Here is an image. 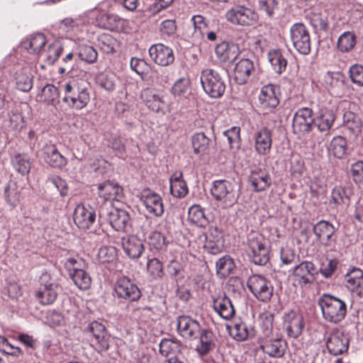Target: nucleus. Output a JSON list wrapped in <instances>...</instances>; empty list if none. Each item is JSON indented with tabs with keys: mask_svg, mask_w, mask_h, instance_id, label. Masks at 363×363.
Returning <instances> with one entry per match:
<instances>
[{
	"mask_svg": "<svg viewBox=\"0 0 363 363\" xmlns=\"http://www.w3.org/2000/svg\"><path fill=\"white\" fill-rule=\"evenodd\" d=\"M63 102L76 109L84 108L90 100L88 84L84 81L72 79L62 85Z\"/></svg>",
	"mask_w": 363,
	"mask_h": 363,
	"instance_id": "nucleus-1",
	"label": "nucleus"
},
{
	"mask_svg": "<svg viewBox=\"0 0 363 363\" xmlns=\"http://www.w3.org/2000/svg\"><path fill=\"white\" fill-rule=\"evenodd\" d=\"M324 319L332 323L341 322L346 316L347 308L346 303L330 294H323L318 300Z\"/></svg>",
	"mask_w": 363,
	"mask_h": 363,
	"instance_id": "nucleus-2",
	"label": "nucleus"
},
{
	"mask_svg": "<svg viewBox=\"0 0 363 363\" xmlns=\"http://www.w3.org/2000/svg\"><path fill=\"white\" fill-rule=\"evenodd\" d=\"M210 191L213 198L224 208L232 207L240 196L235 184L226 179L213 181Z\"/></svg>",
	"mask_w": 363,
	"mask_h": 363,
	"instance_id": "nucleus-3",
	"label": "nucleus"
},
{
	"mask_svg": "<svg viewBox=\"0 0 363 363\" xmlns=\"http://www.w3.org/2000/svg\"><path fill=\"white\" fill-rule=\"evenodd\" d=\"M267 241L259 233L249 235L247 238L246 253L250 260L256 265L264 266L269 261V248Z\"/></svg>",
	"mask_w": 363,
	"mask_h": 363,
	"instance_id": "nucleus-4",
	"label": "nucleus"
},
{
	"mask_svg": "<svg viewBox=\"0 0 363 363\" xmlns=\"http://www.w3.org/2000/svg\"><path fill=\"white\" fill-rule=\"evenodd\" d=\"M225 19L233 26H250L258 21V14L252 9L241 4H235L224 14Z\"/></svg>",
	"mask_w": 363,
	"mask_h": 363,
	"instance_id": "nucleus-5",
	"label": "nucleus"
},
{
	"mask_svg": "<svg viewBox=\"0 0 363 363\" xmlns=\"http://www.w3.org/2000/svg\"><path fill=\"white\" fill-rule=\"evenodd\" d=\"M40 286L35 296L42 305H50L56 300L60 287L59 284L47 272L42 273L39 279Z\"/></svg>",
	"mask_w": 363,
	"mask_h": 363,
	"instance_id": "nucleus-6",
	"label": "nucleus"
},
{
	"mask_svg": "<svg viewBox=\"0 0 363 363\" xmlns=\"http://www.w3.org/2000/svg\"><path fill=\"white\" fill-rule=\"evenodd\" d=\"M200 80L204 91L211 98L216 99L223 95L225 84L217 70L210 68L203 69Z\"/></svg>",
	"mask_w": 363,
	"mask_h": 363,
	"instance_id": "nucleus-7",
	"label": "nucleus"
},
{
	"mask_svg": "<svg viewBox=\"0 0 363 363\" xmlns=\"http://www.w3.org/2000/svg\"><path fill=\"white\" fill-rule=\"evenodd\" d=\"M250 292L259 301H269L273 296L274 286L270 280L260 274L251 275L247 282Z\"/></svg>",
	"mask_w": 363,
	"mask_h": 363,
	"instance_id": "nucleus-8",
	"label": "nucleus"
},
{
	"mask_svg": "<svg viewBox=\"0 0 363 363\" xmlns=\"http://www.w3.org/2000/svg\"><path fill=\"white\" fill-rule=\"evenodd\" d=\"M290 38L294 48L301 55L311 52V41L309 31L302 23H296L290 28Z\"/></svg>",
	"mask_w": 363,
	"mask_h": 363,
	"instance_id": "nucleus-9",
	"label": "nucleus"
},
{
	"mask_svg": "<svg viewBox=\"0 0 363 363\" xmlns=\"http://www.w3.org/2000/svg\"><path fill=\"white\" fill-rule=\"evenodd\" d=\"M114 292L117 298L128 301H136L141 297L138 286L127 277H121L116 280Z\"/></svg>",
	"mask_w": 363,
	"mask_h": 363,
	"instance_id": "nucleus-10",
	"label": "nucleus"
},
{
	"mask_svg": "<svg viewBox=\"0 0 363 363\" xmlns=\"http://www.w3.org/2000/svg\"><path fill=\"white\" fill-rule=\"evenodd\" d=\"M283 330L288 337L296 339L303 333L305 323L303 315L295 311H290L284 313L282 318Z\"/></svg>",
	"mask_w": 363,
	"mask_h": 363,
	"instance_id": "nucleus-11",
	"label": "nucleus"
},
{
	"mask_svg": "<svg viewBox=\"0 0 363 363\" xmlns=\"http://www.w3.org/2000/svg\"><path fill=\"white\" fill-rule=\"evenodd\" d=\"M277 91L278 88L272 84L265 85L261 89L258 100L259 106L264 114L272 112L279 105Z\"/></svg>",
	"mask_w": 363,
	"mask_h": 363,
	"instance_id": "nucleus-12",
	"label": "nucleus"
},
{
	"mask_svg": "<svg viewBox=\"0 0 363 363\" xmlns=\"http://www.w3.org/2000/svg\"><path fill=\"white\" fill-rule=\"evenodd\" d=\"M24 182L23 179L17 177L11 178L4 188V199L6 203L14 208L21 202L23 199V191L24 189Z\"/></svg>",
	"mask_w": 363,
	"mask_h": 363,
	"instance_id": "nucleus-13",
	"label": "nucleus"
},
{
	"mask_svg": "<svg viewBox=\"0 0 363 363\" xmlns=\"http://www.w3.org/2000/svg\"><path fill=\"white\" fill-rule=\"evenodd\" d=\"M349 338L340 329L333 330L326 340L328 352L335 356L342 354L348 350Z\"/></svg>",
	"mask_w": 363,
	"mask_h": 363,
	"instance_id": "nucleus-14",
	"label": "nucleus"
},
{
	"mask_svg": "<svg viewBox=\"0 0 363 363\" xmlns=\"http://www.w3.org/2000/svg\"><path fill=\"white\" fill-rule=\"evenodd\" d=\"M177 331L185 339L191 340L197 338L201 333L199 323L187 315H180L177 319Z\"/></svg>",
	"mask_w": 363,
	"mask_h": 363,
	"instance_id": "nucleus-15",
	"label": "nucleus"
},
{
	"mask_svg": "<svg viewBox=\"0 0 363 363\" xmlns=\"http://www.w3.org/2000/svg\"><path fill=\"white\" fill-rule=\"evenodd\" d=\"M140 200L149 213L161 216L164 213V206L160 196L149 189H143L140 194Z\"/></svg>",
	"mask_w": 363,
	"mask_h": 363,
	"instance_id": "nucleus-16",
	"label": "nucleus"
},
{
	"mask_svg": "<svg viewBox=\"0 0 363 363\" xmlns=\"http://www.w3.org/2000/svg\"><path fill=\"white\" fill-rule=\"evenodd\" d=\"M96 211L90 205L78 204L74 213V222L82 229H88L96 220Z\"/></svg>",
	"mask_w": 363,
	"mask_h": 363,
	"instance_id": "nucleus-17",
	"label": "nucleus"
},
{
	"mask_svg": "<svg viewBox=\"0 0 363 363\" xmlns=\"http://www.w3.org/2000/svg\"><path fill=\"white\" fill-rule=\"evenodd\" d=\"M315 271V267L313 263L304 261L293 268L292 274L294 281L303 286L312 283Z\"/></svg>",
	"mask_w": 363,
	"mask_h": 363,
	"instance_id": "nucleus-18",
	"label": "nucleus"
},
{
	"mask_svg": "<svg viewBox=\"0 0 363 363\" xmlns=\"http://www.w3.org/2000/svg\"><path fill=\"white\" fill-rule=\"evenodd\" d=\"M314 125L312 110L309 108H299L294 114L293 128L294 132L306 133Z\"/></svg>",
	"mask_w": 363,
	"mask_h": 363,
	"instance_id": "nucleus-19",
	"label": "nucleus"
},
{
	"mask_svg": "<svg viewBox=\"0 0 363 363\" xmlns=\"http://www.w3.org/2000/svg\"><path fill=\"white\" fill-rule=\"evenodd\" d=\"M149 54L151 59L161 66H168L174 60L173 50L162 43L152 45Z\"/></svg>",
	"mask_w": 363,
	"mask_h": 363,
	"instance_id": "nucleus-20",
	"label": "nucleus"
},
{
	"mask_svg": "<svg viewBox=\"0 0 363 363\" xmlns=\"http://www.w3.org/2000/svg\"><path fill=\"white\" fill-rule=\"evenodd\" d=\"M345 286L352 294L363 298V271L353 267L345 275Z\"/></svg>",
	"mask_w": 363,
	"mask_h": 363,
	"instance_id": "nucleus-21",
	"label": "nucleus"
},
{
	"mask_svg": "<svg viewBox=\"0 0 363 363\" xmlns=\"http://www.w3.org/2000/svg\"><path fill=\"white\" fill-rule=\"evenodd\" d=\"M140 97L146 106L152 111L157 113H164L167 103L163 96L155 93L151 89L147 88L142 90Z\"/></svg>",
	"mask_w": 363,
	"mask_h": 363,
	"instance_id": "nucleus-22",
	"label": "nucleus"
},
{
	"mask_svg": "<svg viewBox=\"0 0 363 363\" xmlns=\"http://www.w3.org/2000/svg\"><path fill=\"white\" fill-rule=\"evenodd\" d=\"M98 194L105 201H120L123 197V189L118 183L106 181L99 185Z\"/></svg>",
	"mask_w": 363,
	"mask_h": 363,
	"instance_id": "nucleus-23",
	"label": "nucleus"
},
{
	"mask_svg": "<svg viewBox=\"0 0 363 363\" xmlns=\"http://www.w3.org/2000/svg\"><path fill=\"white\" fill-rule=\"evenodd\" d=\"M88 330L95 340L96 350L99 352L107 350L109 336L105 326L101 323L94 321L89 324Z\"/></svg>",
	"mask_w": 363,
	"mask_h": 363,
	"instance_id": "nucleus-24",
	"label": "nucleus"
},
{
	"mask_svg": "<svg viewBox=\"0 0 363 363\" xmlns=\"http://www.w3.org/2000/svg\"><path fill=\"white\" fill-rule=\"evenodd\" d=\"M255 72L254 62L248 58L241 59L234 68V80L238 84H245Z\"/></svg>",
	"mask_w": 363,
	"mask_h": 363,
	"instance_id": "nucleus-25",
	"label": "nucleus"
},
{
	"mask_svg": "<svg viewBox=\"0 0 363 363\" xmlns=\"http://www.w3.org/2000/svg\"><path fill=\"white\" fill-rule=\"evenodd\" d=\"M255 148L259 155H267L270 152L272 139V132L267 128H262L257 130L254 135Z\"/></svg>",
	"mask_w": 363,
	"mask_h": 363,
	"instance_id": "nucleus-26",
	"label": "nucleus"
},
{
	"mask_svg": "<svg viewBox=\"0 0 363 363\" xmlns=\"http://www.w3.org/2000/svg\"><path fill=\"white\" fill-rule=\"evenodd\" d=\"M213 308L214 311L225 320L230 319L235 313L231 300L225 294L213 298Z\"/></svg>",
	"mask_w": 363,
	"mask_h": 363,
	"instance_id": "nucleus-27",
	"label": "nucleus"
},
{
	"mask_svg": "<svg viewBox=\"0 0 363 363\" xmlns=\"http://www.w3.org/2000/svg\"><path fill=\"white\" fill-rule=\"evenodd\" d=\"M122 245L125 254L131 259L139 258L145 250L143 240L136 235L123 238Z\"/></svg>",
	"mask_w": 363,
	"mask_h": 363,
	"instance_id": "nucleus-28",
	"label": "nucleus"
},
{
	"mask_svg": "<svg viewBox=\"0 0 363 363\" xmlns=\"http://www.w3.org/2000/svg\"><path fill=\"white\" fill-rule=\"evenodd\" d=\"M249 182L255 191H262L269 187L272 181L265 169L256 168L251 171Z\"/></svg>",
	"mask_w": 363,
	"mask_h": 363,
	"instance_id": "nucleus-29",
	"label": "nucleus"
},
{
	"mask_svg": "<svg viewBox=\"0 0 363 363\" xmlns=\"http://www.w3.org/2000/svg\"><path fill=\"white\" fill-rule=\"evenodd\" d=\"M215 52L220 61L233 62L239 55L240 49L235 43L222 42L216 47Z\"/></svg>",
	"mask_w": 363,
	"mask_h": 363,
	"instance_id": "nucleus-30",
	"label": "nucleus"
},
{
	"mask_svg": "<svg viewBox=\"0 0 363 363\" xmlns=\"http://www.w3.org/2000/svg\"><path fill=\"white\" fill-rule=\"evenodd\" d=\"M108 215L110 224L117 231L125 230L130 225V215L125 210L115 208Z\"/></svg>",
	"mask_w": 363,
	"mask_h": 363,
	"instance_id": "nucleus-31",
	"label": "nucleus"
},
{
	"mask_svg": "<svg viewBox=\"0 0 363 363\" xmlns=\"http://www.w3.org/2000/svg\"><path fill=\"white\" fill-rule=\"evenodd\" d=\"M262 351L272 357H281L284 354L286 343L281 338L266 340L261 345Z\"/></svg>",
	"mask_w": 363,
	"mask_h": 363,
	"instance_id": "nucleus-32",
	"label": "nucleus"
},
{
	"mask_svg": "<svg viewBox=\"0 0 363 363\" xmlns=\"http://www.w3.org/2000/svg\"><path fill=\"white\" fill-rule=\"evenodd\" d=\"M205 237V247L209 249L211 253H217L223 244L222 232L217 227L211 226L208 228Z\"/></svg>",
	"mask_w": 363,
	"mask_h": 363,
	"instance_id": "nucleus-33",
	"label": "nucleus"
},
{
	"mask_svg": "<svg viewBox=\"0 0 363 363\" xmlns=\"http://www.w3.org/2000/svg\"><path fill=\"white\" fill-rule=\"evenodd\" d=\"M45 162L55 168H62L67 163V159L58 151L55 145H49L44 148Z\"/></svg>",
	"mask_w": 363,
	"mask_h": 363,
	"instance_id": "nucleus-34",
	"label": "nucleus"
},
{
	"mask_svg": "<svg viewBox=\"0 0 363 363\" xmlns=\"http://www.w3.org/2000/svg\"><path fill=\"white\" fill-rule=\"evenodd\" d=\"M335 120V116L333 110L322 108L318 116L314 118V126L320 132H328L333 126Z\"/></svg>",
	"mask_w": 363,
	"mask_h": 363,
	"instance_id": "nucleus-35",
	"label": "nucleus"
},
{
	"mask_svg": "<svg viewBox=\"0 0 363 363\" xmlns=\"http://www.w3.org/2000/svg\"><path fill=\"white\" fill-rule=\"evenodd\" d=\"M170 192L176 198L184 197L189 191L182 172H175L169 178Z\"/></svg>",
	"mask_w": 363,
	"mask_h": 363,
	"instance_id": "nucleus-36",
	"label": "nucleus"
},
{
	"mask_svg": "<svg viewBox=\"0 0 363 363\" xmlns=\"http://www.w3.org/2000/svg\"><path fill=\"white\" fill-rule=\"evenodd\" d=\"M313 231L320 242L324 245H328L335 231V228L333 224L322 220L314 225Z\"/></svg>",
	"mask_w": 363,
	"mask_h": 363,
	"instance_id": "nucleus-37",
	"label": "nucleus"
},
{
	"mask_svg": "<svg viewBox=\"0 0 363 363\" xmlns=\"http://www.w3.org/2000/svg\"><path fill=\"white\" fill-rule=\"evenodd\" d=\"M198 337H199V344L196 346V350L200 354H206L216 347V337L212 331L207 329H201Z\"/></svg>",
	"mask_w": 363,
	"mask_h": 363,
	"instance_id": "nucleus-38",
	"label": "nucleus"
},
{
	"mask_svg": "<svg viewBox=\"0 0 363 363\" xmlns=\"http://www.w3.org/2000/svg\"><path fill=\"white\" fill-rule=\"evenodd\" d=\"M267 56L268 60L276 73L281 74L286 70L287 60L279 49L270 50Z\"/></svg>",
	"mask_w": 363,
	"mask_h": 363,
	"instance_id": "nucleus-39",
	"label": "nucleus"
},
{
	"mask_svg": "<svg viewBox=\"0 0 363 363\" xmlns=\"http://www.w3.org/2000/svg\"><path fill=\"white\" fill-rule=\"evenodd\" d=\"M227 328L230 335L238 341L245 340L250 334L247 324L242 320H235L232 325H228Z\"/></svg>",
	"mask_w": 363,
	"mask_h": 363,
	"instance_id": "nucleus-40",
	"label": "nucleus"
},
{
	"mask_svg": "<svg viewBox=\"0 0 363 363\" xmlns=\"http://www.w3.org/2000/svg\"><path fill=\"white\" fill-rule=\"evenodd\" d=\"M210 139L203 133H195L191 138L194 152L196 155H204L208 153Z\"/></svg>",
	"mask_w": 363,
	"mask_h": 363,
	"instance_id": "nucleus-41",
	"label": "nucleus"
},
{
	"mask_svg": "<svg viewBox=\"0 0 363 363\" xmlns=\"http://www.w3.org/2000/svg\"><path fill=\"white\" fill-rule=\"evenodd\" d=\"M182 348L180 342L167 338L162 339L159 345V352L164 357L179 355Z\"/></svg>",
	"mask_w": 363,
	"mask_h": 363,
	"instance_id": "nucleus-42",
	"label": "nucleus"
},
{
	"mask_svg": "<svg viewBox=\"0 0 363 363\" xmlns=\"http://www.w3.org/2000/svg\"><path fill=\"white\" fill-rule=\"evenodd\" d=\"M150 250L161 252L166 250L168 241L163 234L159 231L151 232L147 238Z\"/></svg>",
	"mask_w": 363,
	"mask_h": 363,
	"instance_id": "nucleus-43",
	"label": "nucleus"
},
{
	"mask_svg": "<svg viewBox=\"0 0 363 363\" xmlns=\"http://www.w3.org/2000/svg\"><path fill=\"white\" fill-rule=\"evenodd\" d=\"M356 43L355 34L351 31H345L338 38L337 48L342 52H348L354 48Z\"/></svg>",
	"mask_w": 363,
	"mask_h": 363,
	"instance_id": "nucleus-44",
	"label": "nucleus"
},
{
	"mask_svg": "<svg viewBox=\"0 0 363 363\" xmlns=\"http://www.w3.org/2000/svg\"><path fill=\"white\" fill-rule=\"evenodd\" d=\"M13 168L21 175H26L30 172L31 162L30 157L25 154H17L11 158Z\"/></svg>",
	"mask_w": 363,
	"mask_h": 363,
	"instance_id": "nucleus-45",
	"label": "nucleus"
},
{
	"mask_svg": "<svg viewBox=\"0 0 363 363\" xmlns=\"http://www.w3.org/2000/svg\"><path fill=\"white\" fill-rule=\"evenodd\" d=\"M351 194L350 189L337 186L332 191V201L337 206H347L350 204Z\"/></svg>",
	"mask_w": 363,
	"mask_h": 363,
	"instance_id": "nucleus-46",
	"label": "nucleus"
},
{
	"mask_svg": "<svg viewBox=\"0 0 363 363\" xmlns=\"http://www.w3.org/2000/svg\"><path fill=\"white\" fill-rule=\"evenodd\" d=\"M46 43L45 36L43 33L31 35L23 43L26 49L30 50V52L38 53Z\"/></svg>",
	"mask_w": 363,
	"mask_h": 363,
	"instance_id": "nucleus-47",
	"label": "nucleus"
},
{
	"mask_svg": "<svg viewBox=\"0 0 363 363\" xmlns=\"http://www.w3.org/2000/svg\"><path fill=\"white\" fill-rule=\"evenodd\" d=\"M216 272L221 277H226L233 273L235 265L234 261L229 256H224L216 262Z\"/></svg>",
	"mask_w": 363,
	"mask_h": 363,
	"instance_id": "nucleus-48",
	"label": "nucleus"
},
{
	"mask_svg": "<svg viewBox=\"0 0 363 363\" xmlns=\"http://www.w3.org/2000/svg\"><path fill=\"white\" fill-rule=\"evenodd\" d=\"M188 220L191 223L201 227L205 226L208 223L203 209L199 205H193L189 208Z\"/></svg>",
	"mask_w": 363,
	"mask_h": 363,
	"instance_id": "nucleus-49",
	"label": "nucleus"
},
{
	"mask_svg": "<svg viewBox=\"0 0 363 363\" xmlns=\"http://www.w3.org/2000/svg\"><path fill=\"white\" fill-rule=\"evenodd\" d=\"M75 285L82 290L89 289L91 284V278L85 270H77L69 275Z\"/></svg>",
	"mask_w": 363,
	"mask_h": 363,
	"instance_id": "nucleus-50",
	"label": "nucleus"
},
{
	"mask_svg": "<svg viewBox=\"0 0 363 363\" xmlns=\"http://www.w3.org/2000/svg\"><path fill=\"white\" fill-rule=\"evenodd\" d=\"M40 97L41 101L54 105L59 102L58 89L52 84H47L43 88Z\"/></svg>",
	"mask_w": 363,
	"mask_h": 363,
	"instance_id": "nucleus-51",
	"label": "nucleus"
},
{
	"mask_svg": "<svg viewBox=\"0 0 363 363\" xmlns=\"http://www.w3.org/2000/svg\"><path fill=\"white\" fill-rule=\"evenodd\" d=\"M96 83L103 89L112 91L116 86V77L113 73L101 72L96 77Z\"/></svg>",
	"mask_w": 363,
	"mask_h": 363,
	"instance_id": "nucleus-52",
	"label": "nucleus"
},
{
	"mask_svg": "<svg viewBox=\"0 0 363 363\" xmlns=\"http://www.w3.org/2000/svg\"><path fill=\"white\" fill-rule=\"evenodd\" d=\"M330 150L335 157L342 158L347 150L346 140L342 136L335 137L330 143Z\"/></svg>",
	"mask_w": 363,
	"mask_h": 363,
	"instance_id": "nucleus-53",
	"label": "nucleus"
},
{
	"mask_svg": "<svg viewBox=\"0 0 363 363\" xmlns=\"http://www.w3.org/2000/svg\"><path fill=\"white\" fill-rule=\"evenodd\" d=\"M78 55L79 58L88 63H94L97 59V52L92 47L86 45H81L79 47Z\"/></svg>",
	"mask_w": 363,
	"mask_h": 363,
	"instance_id": "nucleus-54",
	"label": "nucleus"
},
{
	"mask_svg": "<svg viewBox=\"0 0 363 363\" xmlns=\"http://www.w3.org/2000/svg\"><path fill=\"white\" fill-rule=\"evenodd\" d=\"M16 81L17 88L21 91H28L32 88V79L30 74L26 72H16Z\"/></svg>",
	"mask_w": 363,
	"mask_h": 363,
	"instance_id": "nucleus-55",
	"label": "nucleus"
},
{
	"mask_svg": "<svg viewBox=\"0 0 363 363\" xmlns=\"http://www.w3.org/2000/svg\"><path fill=\"white\" fill-rule=\"evenodd\" d=\"M311 25L317 30H326L328 28V22L324 16L320 13L311 11L307 16Z\"/></svg>",
	"mask_w": 363,
	"mask_h": 363,
	"instance_id": "nucleus-56",
	"label": "nucleus"
},
{
	"mask_svg": "<svg viewBox=\"0 0 363 363\" xmlns=\"http://www.w3.org/2000/svg\"><path fill=\"white\" fill-rule=\"evenodd\" d=\"M344 123L345 126L351 130L354 134L360 131L361 122L359 119L356 117L353 113L349 111L344 114Z\"/></svg>",
	"mask_w": 363,
	"mask_h": 363,
	"instance_id": "nucleus-57",
	"label": "nucleus"
},
{
	"mask_svg": "<svg viewBox=\"0 0 363 363\" xmlns=\"http://www.w3.org/2000/svg\"><path fill=\"white\" fill-rule=\"evenodd\" d=\"M350 175L357 184L363 185V160H357L350 167Z\"/></svg>",
	"mask_w": 363,
	"mask_h": 363,
	"instance_id": "nucleus-58",
	"label": "nucleus"
},
{
	"mask_svg": "<svg viewBox=\"0 0 363 363\" xmlns=\"http://www.w3.org/2000/svg\"><path fill=\"white\" fill-rule=\"evenodd\" d=\"M148 273L154 279L161 278L163 275V266L157 258L150 259L147 263Z\"/></svg>",
	"mask_w": 363,
	"mask_h": 363,
	"instance_id": "nucleus-59",
	"label": "nucleus"
},
{
	"mask_svg": "<svg viewBox=\"0 0 363 363\" xmlns=\"http://www.w3.org/2000/svg\"><path fill=\"white\" fill-rule=\"evenodd\" d=\"M190 82L189 79H178L172 87V93L175 96H186L189 92Z\"/></svg>",
	"mask_w": 363,
	"mask_h": 363,
	"instance_id": "nucleus-60",
	"label": "nucleus"
},
{
	"mask_svg": "<svg viewBox=\"0 0 363 363\" xmlns=\"http://www.w3.org/2000/svg\"><path fill=\"white\" fill-rule=\"evenodd\" d=\"M258 8L267 16L272 17L278 8V2L277 0H258Z\"/></svg>",
	"mask_w": 363,
	"mask_h": 363,
	"instance_id": "nucleus-61",
	"label": "nucleus"
},
{
	"mask_svg": "<svg viewBox=\"0 0 363 363\" xmlns=\"http://www.w3.org/2000/svg\"><path fill=\"white\" fill-rule=\"evenodd\" d=\"M280 259L283 264L289 265L298 259V256L293 249L286 247H282L280 251Z\"/></svg>",
	"mask_w": 363,
	"mask_h": 363,
	"instance_id": "nucleus-62",
	"label": "nucleus"
},
{
	"mask_svg": "<svg viewBox=\"0 0 363 363\" xmlns=\"http://www.w3.org/2000/svg\"><path fill=\"white\" fill-rule=\"evenodd\" d=\"M62 52V48L59 43H54L49 45L47 52L48 63L53 64L56 62Z\"/></svg>",
	"mask_w": 363,
	"mask_h": 363,
	"instance_id": "nucleus-63",
	"label": "nucleus"
},
{
	"mask_svg": "<svg viewBox=\"0 0 363 363\" xmlns=\"http://www.w3.org/2000/svg\"><path fill=\"white\" fill-rule=\"evenodd\" d=\"M350 77L352 82L359 86H363V66L354 65L350 68Z\"/></svg>",
	"mask_w": 363,
	"mask_h": 363,
	"instance_id": "nucleus-64",
	"label": "nucleus"
}]
</instances>
